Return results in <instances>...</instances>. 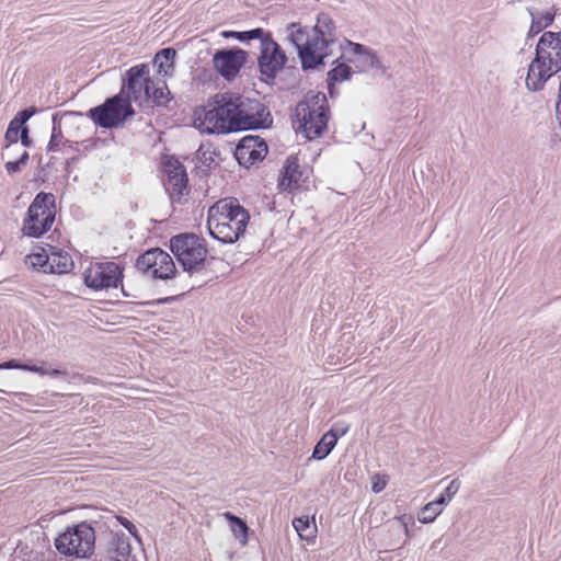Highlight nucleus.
Returning <instances> with one entry per match:
<instances>
[{"label":"nucleus","instance_id":"nucleus-1","mask_svg":"<svg viewBox=\"0 0 561 561\" xmlns=\"http://www.w3.org/2000/svg\"><path fill=\"white\" fill-rule=\"evenodd\" d=\"M150 73L148 64H139L129 68L122 80L121 91L92 108L87 116L98 126L114 129L124 126L125 122L136 114L133 102L142 98L144 80Z\"/></svg>","mask_w":561,"mask_h":561},{"label":"nucleus","instance_id":"nucleus-2","mask_svg":"<svg viewBox=\"0 0 561 561\" xmlns=\"http://www.w3.org/2000/svg\"><path fill=\"white\" fill-rule=\"evenodd\" d=\"M240 94L232 92L217 93L206 104L194 110V126L202 133L229 134L239 131L237 119V101Z\"/></svg>","mask_w":561,"mask_h":561},{"label":"nucleus","instance_id":"nucleus-3","mask_svg":"<svg viewBox=\"0 0 561 561\" xmlns=\"http://www.w3.org/2000/svg\"><path fill=\"white\" fill-rule=\"evenodd\" d=\"M249 221V211L237 198L228 197L209 208L207 228L214 239L222 243H234L245 232Z\"/></svg>","mask_w":561,"mask_h":561},{"label":"nucleus","instance_id":"nucleus-4","mask_svg":"<svg viewBox=\"0 0 561 561\" xmlns=\"http://www.w3.org/2000/svg\"><path fill=\"white\" fill-rule=\"evenodd\" d=\"M169 248L183 271L190 275L205 271L215 256L208 255L206 240L194 232L172 236Z\"/></svg>","mask_w":561,"mask_h":561},{"label":"nucleus","instance_id":"nucleus-5","mask_svg":"<svg viewBox=\"0 0 561 561\" xmlns=\"http://www.w3.org/2000/svg\"><path fill=\"white\" fill-rule=\"evenodd\" d=\"M103 525L102 520L80 522L68 526L55 539V548L65 557L89 558L95 550V535Z\"/></svg>","mask_w":561,"mask_h":561},{"label":"nucleus","instance_id":"nucleus-6","mask_svg":"<svg viewBox=\"0 0 561 561\" xmlns=\"http://www.w3.org/2000/svg\"><path fill=\"white\" fill-rule=\"evenodd\" d=\"M55 196L51 193L39 192L30 205L23 220L22 231L31 238H41L55 221Z\"/></svg>","mask_w":561,"mask_h":561},{"label":"nucleus","instance_id":"nucleus-7","mask_svg":"<svg viewBox=\"0 0 561 561\" xmlns=\"http://www.w3.org/2000/svg\"><path fill=\"white\" fill-rule=\"evenodd\" d=\"M288 57L282 46L273 39L272 33L266 31L260 39V54L257 56V68L260 80L274 85L277 73L286 66Z\"/></svg>","mask_w":561,"mask_h":561},{"label":"nucleus","instance_id":"nucleus-8","mask_svg":"<svg viewBox=\"0 0 561 561\" xmlns=\"http://www.w3.org/2000/svg\"><path fill=\"white\" fill-rule=\"evenodd\" d=\"M288 39L296 47L304 71L314 70L324 66V59L331 56V51H320L316 37L310 38L306 28L297 23H290Z\"/></svg>","mask_w":561,"mask_h":561},{"label":"nucleus","instance_id":"nucleus-9","mask_svg":"<svg viewBox=\"0 0 561 561\" xmlns=\"http://www.w3.org/2000/svg\"><path fill=\"white\" fill-rule=\"evenodd\" d=\"M237 105L239 131L265 129L273 125L271 111L260 100L244 98L240 94Z\"/></svg>","mask_w":561,"mask_h":561},{"label":"nucleus","instance_id":"nucleus-10","mask_svg":"<svg viewBox=\"0 0 561 561\" xmlns=\"http://www.w3.org/2000/svg\"><path fill=\"white\" fill-rule=\"evenodd\" d=\"M135 266L139 272L149 274L154 279H171L178 273L172 256L160 248L145 251L137 257Z\"/></svg>","mask_w":561,"mask_h":561},{"label":"nucleus","instance_id":"nucleus-11","mask_svg":"<svg viewBox=\"0 0 561 561\" xmlns=\"http://www.w3.org/2000/svg\"><path fill=\"white\" fill-rule=\"evenodd\" d=\"M124 278V267L115 262L92 264L83 273L84 285L93 290L117 288Z\"/></svg>","mask_w":561,"mask_h":561},{"label":"nucleus","instance_id":"nucleus-12","mask_svg":"<svg viewBox=\"0 0 561 561\" xmlns=\"http://www.w3.org/2000/svg\"><path fill=\"white\" fill-rule=\"evenodd\" d=\"M163 172L167 175L164 182L171 201L181 203L183 195L190 193L188 176L185 167L174 156H167L162 160Z\"/></svg>","mask_w":561,"mask_h":561},{"label":"nucleus","instance_id":"nucleus-13","mask_svg":"<svg viewBox=\"0 0 561 561\" xmlns=\"http://www.w3.org/2000/svg\"><path fill=\"white\" fill-rule=\"evenodd\" d=\"M249 53L238 46L216 50L213 65L216 71L227 81H232L247 64Z\"/></svg>","mask_w":561,"mask_h":561},{"label":"nucleus","instance_id":"nucleus-14","mask_svg":"<svg viewBox=\"0 0 561 561\" xmlns=\"http://www.w3.org/2000/svg\"><path fill=\"white\" fill-rule=\"evenodd\" d=\"M295 116L299 123V131L308 140H313L318 137H321L328 129L330 113H325L323 110L320 112L309 110V105H307V103H297L295 108Z\"/></svg>","mask_w":561,"mask_h":561},{"label":"nucleus","instance_id":"nucleus-15","mask_svg":"<svg viewBox=\"0 0 561 561\" xmlns=\"http://www.w3.org/2000/svg\"><path fill=\"white\" fill-rule=\"evenodd\" d=\"M268 152L266 141L257 135H248L239 140L234 158L241 167L249 169L257 162L263 161Z\"/></svg>","mask_w":561,"mask_h":561},{"label":"nucleus","instance_id":"nucleus-16","mask_svg":"<svg viewBox=\"0 0 561 561\" xmlns=\"http://www.w3.org/2000/svg\"><path fill=\"white\" fill-rule=\"evenodd\" d=\"M540 60L561 68V31H546L541 34L535 48V62Z\"/></svg>","mask_w":561,"mask_h":561},{"label":"nucleus","instance_id":"nucleus-17","mask_svg":"<svg viewBox=\"0 0 561 561\" xmlns=\"http://www.w3.org/2000/svg\"><path fill=\"white\" fill-rule=\"evenodd\" d=\"M547 62V60L543 64L541 60L535 62V58L531 60L526 78V87L529 91L538 92L543 90L546 82L561 71V68H554V66Z\"/></svg>","mask_w":561,"mask_h":561},{"label":"nucleus","instance_id":"nucleus-18","mask_svg":"<svg viewBox=\"0 0 561 561\" xmlns=\"http://www.w3.org/2000/svg\"><path fill=\"white\" fill-rule=\"evenodd\" d=\"M335 30V23L328 13L318 15L313 32L320 51L332 53L331 47L336 44Z\"/></svg>","mask_w":561,"mask_h":561},{"label":"nucleus","instance_id":"nucleus-19","mask_svg":"<svg viewBox=\"0 0 561 561\" xmlns=\"http://www.w3.org/2000/svg\"><path fill=\"white\" fill-rule=\"evenodd\" d=\"M302 174L298 157L289 156L280 170L277 183L278 188L283 192L298 188Z\"/></svg>","mask_w":561,"mask_h":561},{"label":"nucleus","instance_id":"nucleus-20","mask_svg":"<svg viewBox=\"0 0 561 561\" xmlns=\"http://www.w3.org/2000/svg\"><path fill=\"white\" fill-rule=\"evenodd\" d=\"M526 10L531 16L530 27L526 35L527 39L535 37L554 22V11L539 12L534 7H527Z\"/></svg>","mask_w":561,"mask_h":561},{"label":"nucleus","instance_id":"nucleus-21","mask_svg":"<svg viewBox=\"0 0 561 561\" xmlns=\"http://www.w3.org/2000/svg\"><path fill=\"white\" fill-rule=\"evenodd\" d=\"M131 547L123 531L111 530V539L107 543V559H128Z\"/></svg>","mask_w":561,"mask_h":561},{"label":"nucleus","instance_id":"nucleus-22","mask_svg":"<svg viewBox=\"0 0 561 561\" xmlns=\"http://www.w3.org/2000/svg\"><path fill=\"white\" fill-rule=\"evenodd\" d=\"M175 56L176 50L173 47L162 48L156 54L153 65L158 68L159 75L168 77L173 73Z\"/></svg>","mask_w":561,"mask_h":561},{"label":"nucleus","instance_id":"nucleus-23","mask_svg":"<svg viewBox=\"0 0 561 561\" xmlns=\"http://www.w3.org/2000/svg\"><path fill=\"white\" fill-rule=\"evenodd\" d=\"M73 268V261L67 252L55 253L50 256L49 273L66 274Z\"/></svg>","mask_w":561,"mask_h":561},{"label":"nucleus","instance_id":"nucleus-24","mask_svg":"<svg viewBox=\"0 0 561 561\" xmlns=\"http://www.w3.org/2000/svg\"><path fill=\"white\" fill-rule=\"evenodd\" d=\"M225 519L229 523L230 528L232 533L234 534L236 538L240 539L242 543H245L248 540V531L249 527L244 519L241 517L232 514L231 512H225L222 514Z\"/></svg>","mask_w":561,"mask_h":561},{"label":"nucleus","instance_id":"nucleus-25","mask_svg":"<svg viewBox=\"0 0 561 561\" xmlns=\"http://www.w3.org/2000/svg\"><path fill=\"white\" fill-rule=\"evenodd\" d=\"M335 446L336 436H333V434H323L313 448L312 458L317 460L327 458Z\"/></svg>","mask_w":561,"mask_h":561},{"label":"nucleus","instance_id":"nucleus-26","mask_svg":"<svg viewBox=\"0 0 561 561\" xmlns=\"http://www.w3.org/2000/svg\"><path fill=\"white\" fill-rule=\"evenodd\" d=\"M265 32L262 27L252 28L249 31H224L221 36L224 38H234L239 42H249L252 39H261L262 36L265 35Z\"/></svg>","mask_w":561,"mask_h":561},{"label":"nucleus","instance_id":"nucleus-27","mask_svg":"<svg viewBox=\"0 0 561 561\" xmlns=\"http://www.w3.org/2000/svg\"><path fill=\"white\" fill-rule=\"evenodd\" d=\"M298 103H307V105H309V110H314V111H321L323 110V112L325 113H330V106H329V102H328V99H327V95L323 93V92H313V91H310L304 100L299 101Z\"/></svg>","mask_w":561,"mask_h":561},{"label":"nucleus","instance_id":"nucleus-28","mask_svg":"<svg viewBox=\"0 0 561 561\" xmlns=\"http://www.w3.org/2000/svg\"><path fill=\"white\" fill-rule=\"evenodd\" d=\"M293 526L302 539L313 538L317 531L316 525H311L308 516L294 518Z\"/></svg>","mask_w":561,"mask_h":561},{"label":"nucleus","instance_id":"nucleus-29","mask_svg":"<svg viewBox=\"0 0 561 561\" xmlns=\"http://www.w3.org/2000/svg\"><path fill=\"white\" fill-rule=\"evenodd\" d=\"M443 507L436 500L427 503L419 513L417 518L423 524H428L442 513Z\"/></svg>","mask_w":561,"mask_h":561},{"label":"nucleus","instance_id":"nucleus-30","mask_svg":"<svg viewBox=\"0 0 561 561\" xmlns=\"http://www.w3.org/2000/svg\"><path fill=\"white\" fill-rule=\"evenodd\" d=\"M353 70L348 65L339 64L328 72L327 80L334 83H341L343 81L351 80Z\"/></svg>","mask_w":561,"mask_h":561},{"label":"nucleus","instance_id":"nucleus-31","mask_svg":"<svg viewBox=\"0 0 561 561\" xmlns=\"http://www.w3.org/2000/svg\"><path fill=\"white\" fill-rule=\"evenodd\" d=\"M359 62L362 64L363 70L366 71L368 69H379L381 73L386 72V68L376 55L374 50L368 48V50L359 57Z\"/></svg>","mask_w":561,"mask_h":561},{"label":"nucleus","instance_id":"nucleus-32","mask_svg":"<svg viewBox=\"0 0 561 561\" xmlns=\"http://www.w3.org/2000/svg\"><path fill=\"white\" fill-rule=\"evenodd\" d=\"M64 138L60 121L58 119V114L53 115V129H51V136L48 141V145L46 147V150L48 152L57 150L59 145L61 144Z\"/></svg>","mask_w":561,"mask_h":561},{"label":"nucleus","instance_id":"nucleus-33","mask_svg":"<svg viewBox=\"0 0 561 561\" xmlns=\"http://www.w3.org/2000/svg\"><path fill=\"white\" fill-rule=\"evenodd\" d=\"M215 156H217V152L213 149L211 145H201L196 151L197 161L208 169L215 165Z\"/></svg>","mask_w":561,"mask_h":561},{"label":"nucleus","instance_id":"nucleus-34","mask_svg":"<svg viewBox=\"0 0 561 561\" xmlns=\"http://www.w3.org/2000/svg\"><path fill=\"white\" fill-rule=\"evenodd\" d=\"M110 516L106 517V519L108 520L105 522L107 527H110V523H114V520L118 524H121L124 528H126L128 530V533L137 540V541H140V536L138 534V530L136 528V526L129 520L127 519L126 517L124 516H121V515H113L112 512H108Z\"/></svg>","mask_w":561,"mask_h":561},{"label":"nucleus","instance_id":"nucleus-35","mask_svg":"<svg viewBox=\"0 0 561 561\" xmlns=\"http://www.w3.org/2000/svg\"><path fill=\"white\" fill-rule=\"evenodd\" d=\"M27 262H30L33 267H38L41 271L47 273L49 270L50 256L45 252L32 253L27 255Z\"/></svg>","mask_w":561,"mask_h":561},{"label":"nucleus","instance_id":"nucleus-36","mask_svg":"<svg viewBox=\"0 0 561 561\" xmlns=\"http://www.w3.org/2000/svg\"><path fill=\"white\" fill-rule=\"evenodd\" d=\"M460 488V482L458 479H454L450 481V483L446 486L443 493L439 494V496L436 499V501L442 505L445 506L453 496L458 492Z\"/></svg>","mask_w":561,"mask_h":561},{"label":"nucleus","instance_id":"nucleus-37","mask_svg":"<svg viewBox=\"0 0 561 561\" xmlns=\"http://www.w3.org/2000/svg\"><path fill=\"white\" fill-rule=\"evenodd\" d=\"M25 126L19 125L16 122L11 119L7 131L4 134V140L7 141V147L10 145L16 144L19 141V135Z\"/></svg>","mask_w":561,"mask_h":561},{"label":"nucleus","instance_id":"nucleus-38","mask_svg":"<svg viewBox=\"0 0 561 561\" xmlns=\"http://www.w3.org/2000/svg\"><path fill=\"white\" fill-rule=\"evenodd\" d=\"M170 91L168 90L167 84L164 83L163 88L153 89L150 100L157 106H164L170 101Z\"/></svg>","mask_w":561,"mask_h":561},{"label":"nucleus","instance_id":"nucleus-39","mask_svg":"<svg viewBox=\"0 0 561 561\" xmlns=\"http://www.w3.org/2000/svg\"><path fill=\"white\" fill-rule=\"evenodd\" d=\"M37 113V107L28 106L12 118L19 125L27 126L26 122Z\"/></svg>","mask_w":561,"mask_h":561},{"label":"nucleus","instance_id":"nucleus-40","mask_svg":"<svg viewBox=\"0 0 561 561\" xmlns=\"http://www.w3.org/2000/svg\"><path fill=\"white\" fill-rule=\"evenodd\" d=\"M350 430V425L345 423H336L334 424L327 434H333V436H336V440L344 436Z\"/></svg>","mask_w":561,"mask_h":561},{"label":"nucleus","instance_id":"nucleus-41","mask_svg":"<svg viewBox=\"0 0 561 561\" xmlns=\"http://www.w3.org/2000/svg\"><path fill=\"white\" fill-rule=\"evenodd\" d=\"M142 83H144L142 93L145 95V100L149 101L153 89H156L153 85V81L150 78V73L147 76V78L144 80Z\"/></svg>","mask_w":561,"mask_h":561},{"label":"nucleus","instance_id":"nucleus-42","mask_svg":"<svg viewBox=\"0 0 561 561\" xmlns=\"http://www.w3.org/2000/svg\"><path fill=\"white\" fill-rule=\"evenodd\" d=\"M347 45L352 48V51L357 55L358 57H362L363 54H365L368 50V47H366L363 44L354 43L351 41H346Z\"/></svg>","mask_w":561,"mask_h":561},{"label":"nucleus","instance_id":"nucleus-43","mask_svg":"<svg viewBox=\"0 0 561 561\" xmlns=\"http://www.w3.org/2000/svg\"><path fill=\"white\" fill-rule=\"evenodd\" d=\"M178 297L179 296H170V297L159 298L156 300L144 301V302H139V304L145 305V306L164 305V304H170L172 301H175L178 299Z\"/></svg>","mask_w":561,"mask_h":561},{"label":"nucleus","instance_id":"nucleus-44","mask_svg":"<svg viewBox=\"0 0 561 561\" xmlns=\"http://www.w3.org/2000/svg\"><path fill=\"white\" fill-rule=\"evenodd\" d=\"M19 139L21 140L22 146L24 147H31L33 144V140L30 137V129L27 126H25L22 131L19 135Z\"/></svg>","mask_w":561,"mask_h":561},{"label":"nucleus","instance_id":"nucleus-45","mask_svg":"<svg viewBox=\"0 0 561 561\" xmlns=\"http://www.w3.org/2000/svg\"><path fill=\"white\" fill-rule=\"evenodd\" d=\"M4 168L9 174H14V173L20 172L23 167L18 160H15V161H8L4 164Z\"/></svg>","mask_w":561,"mask_h":561},{"label":"nucleus","instance_id":"nucleus-46","mask_svg":"<svg viewBox=\"0 0 561 561\" xmlns=\"http://www.w3.org/2000/svg\"><path fill=\"white\" fill-rule=\"evenodd\" d=\"M22 363L18 359H10L0 364V369H21Z\"/></svg>","mask_w":561,"mask_h":561},{"label":"nucleus","instance_id":"nucleus-47","mask_svg":"<svg viewBox=\"0 0 561 561\" xmlns=\"http://www.w3.org/2000/svg\"><path fill=\"white\" fill-rule=\"evenodd\" d=\"M327 83H328V92H329L330 98H332V99L335 98L339 94V91L335 88L336 83L331 82L329 80H327Z\"/></svg>","mask_w":561,"mask_h":561},{"label":"nucleus","instance_id":"nucleus-48","mask_svg":"<svg viewBox=\"0 0 561 561\" xmlns=\"http://www.w3.org/2000/svg\"><path fill=\"white\" fill-rule=\"evenodd\" d=\"M385 486H386V482L385 481H374L373 485H371V490L375 493H379V492H381L385 489Z\"/></svg>","mask_w":561,"mask_h":561},{"label":"nucleus","instance_id":"nucleus-49","mask_svg":"<svg viewBox=\"0 0 561 561\" xmlns=\"http://www.w3.org/2000/svg\"><path fill=\"white\" fill-rule=\"evenodd\" d=\"M21 370L31 371V373L39 371L37 365L24 364V363H22V365H21Z\"/></svg>","mask_w":561,"mask_h":561},{"label":"nucleus","instance_id":"nucleus-50","mask_svg":"<svg viewBox=\"0 0 561 561\" xmlns=\"http://www.w3.org/2000/svg\"><path fill=\"white\" fill-rule=\"evenodd\" d=\"M66 374H67L66 370H61V369H57V368L49 369V371L47 373V375L51 376V377L64 376Z\"/></svg>","mask_w":561,"mask_h":561},{"label":"nucleus","instance_id":"nucleus-51","mask_svg":"<svg viewBox=\"0 0 561 561\" xmlns=\"http://www.w3.org/2000/svg\"><path fill=\"white\" fill-rule=\"evenodd\" d=\"M30 159V154L27 151H24L20 158L18 159V161L22 164V167L24 168L26 164H27V161Z\"/></svg>","mask_w":561,"mask_h":561},{"label":"nucleus","instance_id":"nucleus-52","mask_svg":"<svg viewBox=\"0 0 561 561\" xmlns=\"http://www.w3.org/2000/svg\"><path fill=\"white\" fill-rule=\"evenodd\" d=\"M44 365H46V363H43V365H42V366H38L39 371H36V374H39V375H42V376L47 375V373L49 371V369H47Z\"/></svg>","mask_w":561,"mask_h":561},{"label":"nucleus","instance_id":"nucleus-53","mask_svg":"<svg viewBox=\"0 0 561 561\" xmlns=\"http://www.w3.org/2000/svg\"><path fill=\"white\" fill-rule=\"evenodd\" d=\"M122 293H123V296L124 297H135V295H131L130 293H128L123 286H122Z\"/></svg>","mask_w":561,"mask_h":561},{"label":"nucleus","instance_id":"nucleus-54","mask_svg":"<svg viewBox=\"0 0 561 561\" xmlns=\"http://www.w3.org/2000/svg\"><path fill=\"white\" fill-rule=\"evenodd\" d=\"M81 379H83L84 381L89 382V381H94L95 378L91 377V376H88V377H84L83 375H79Z\"/></svg>","mask_w":561,"mask_h":561},{"label":"nucleus","instance_id":"nucleus-55","mask_svg":"<svg viewBox=\"0 0 561 561\" xmlns=\"http://www.w3.org/2000/svg\"><path fill=\"white\" fill-rule=\"evenodd\" d=\"M402 527H403V530H404V533H405L407 537H410L409 528H408V524L403 522V523H402Z\"/></svg>","mask_w":561,"mask_h":561},{"label":"nucleus","instance_id":"nucleus-56","mask_svg":"<svg viewBox=\"0 0 561 561\" xmlns=\"http://www.w3.org/2000/svg\"><path fill=\"white\" fill-rule=\"evenodd\" d=\"M108 561H127V559H108Z\"/></svg>","mask_w":561,"mask_h":561},{"label":"nucleus","instance_id":"nucleus-57","mask_svg":"<svg viewBox=\"0 0 561 561\" xmlns=\"http://www.w3.org/2000/svg\"><path fill=\"white\" fill-rule=\"evenodd\" d=\"M343 57V55H341L339 58H336L335 60H333L332 64H336L341 58Z\"/></svg>","mask_w":561,"mask_h":561},{"label":"nucleus","instance_id":"nucleus-58","mask_svg":"<svg viewBox=\"0 0 561 561\" xmlns=\"http://www.w3.org/2000/svg\"><path fill=\"white\" fill-rule=\"evenodd\" d=\"M557 115H558L559 118H561V110L557 111Z\"/></svg>","mask_w":561,"mask_h":561}]
</instances>
